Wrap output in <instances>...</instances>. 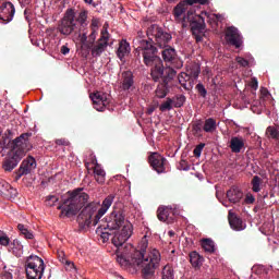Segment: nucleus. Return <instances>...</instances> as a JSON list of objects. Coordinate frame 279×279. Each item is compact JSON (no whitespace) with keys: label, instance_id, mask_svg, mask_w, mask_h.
Listing matches in <instances>:
<instances>
[{"label":"nucleus","instance_id":"1","mask_svg":"<svg viewBox=\"0 0 279 279\" xmlns=\"http://www.w3.org/2000/svg\"><path fill=\"white\" fill-rule=\"evenodd\" d=\"M132 236V223L126 222L122 229H118L113 232L112 244L118 247L116 251L117 260L121 267L128 268L140 267L144 276H153L156 271V267L160 265V251L157 248H148L147 238L144 236L138 245L140 250H136L132 244L123 245Z\"/></svg>","mask_w":279,"mask_h":279},{"label":"nucleus","instance_id":"2","mask_svg":"<svg viewBox=\"0 0 279 279\" xmlns=\"http://www.w3.org/2000/svg\"><path fill=\"white\" fill-rule=\"evenodd\" d=\"M141 51L146 66L151 68L150 75L155 82H158L160 78L163 82H169V80L175 77V70L171 66L165 68L162 65V59L156 56L157 49L151 41L141 39L136 48V53H141Z\"/></svg>","mask_w":279,"mask_h":279},{"label":"nucleus","instance_id":"3","mask_svg":"<svg viewBox=\"0 0 279 279\" xmlns=\"http://www.w3.org/2000/svg\"><path fill=\"white\" fill-rule=\"evenodd\" d=\"M88 11L75 12L73 9H68L61 19L58 29L63 36L75 34V36H78L80 43L86 45L88 35L85 32L88 29Z\"/></svg>","mask_w":279,"mask_h":279},{"label":"nucleus","instance_id":"4","mask_svg":"<svg viewBox=\"0 0 279 279\" xmlns=\"http://www.w3.org/2000/svg\"><path fill=\"white\" fill-rule=\"evenodd\" d=\"M29 133H23L13 141H10L5 149H8V157L4 159L3 169L4 171H14L27 151V143H29Z\"/></svg>","mask_w":279,"mask_h":279},{"label":"nucleus","instance_id":"5","mask_svg":"<svg viewBox=\"0 0 279 279\" xmlns=\"http://www.w3.org/2000/svg\"><path fill=\"white\" fill-rule=\"evenodd\" d=\"M114 202V194L108 195L104 201L102 205L99 208V202H92L84 209L77 217V221L80 223H84L85 226H97L99 223V219L104 217L110 209Z\"/></svg>","mask_w":279,"mask_h":279},{"label":"nucleus","instance_id":"6","mask_svg":"<svg viewBox=\"0 0 279 279\" xmlns=\"http://www.w3.org/2000/svg\"><path fill=\"white\" fill-rule=\"evenodd\" d=\"M189 2H180L175 8H174V19L179 21V23H182L183 27H186L190 23L193 32H204L206 27V22H205V16H209L207 12H202L201 15L195 14L193 10H189ZM187 13L184 15V12Z\"/></svg>","mask_w":279,"mask_h":279},{"label":"nucleus","instance_id":"7","mask_svg":"<svg viewBox=\"0 0 279 279\" xmlns=\"http://www.w3.org/2000/svg\"><path fill=\"white\" fill-rule=\"evenodd\" d=\"M88 194L80 187L72 192H68L66 199H64L63 204L58 207V209L61 210V217H75L80 211V208L88 202Z\"/></svg>","mask_w":279,"mask_h":279},{"label":"nucleus","instance_id":"8","mask_svg":"<svg viewBox=\"0 0 279 279\" xmlns=\"http://www.w3.org/2000/svg\"><path fill=\"white\" fill-rule=\"evenodd\" d=\"M25 271L27 279H43L45 262L36 255H31L25 262Z\"/></svg>","mask_w":279,"mask_h":279},{"label":"nucleus","instance_id":"9","mask_svg":"<svg viewBox=\"0 0 279 279\" xmlns=\"http://www.w3.org/2000/svg\"><path fill=\"white\" fill-rule=\"evenodd\" d=\"M147 36L149 40L155 41L161 49L167 47L169 41H171V34L165 33L162 28L156 24L148 27Z\"/></svg>","mask_w":279,"mask_h":279},{"label":"nucleus","instance_id":"10","mask_svg":"<svg viewBox=\"0 0 279 279\" xmlns=\"http://www.w3.org/2000/svg\"><path fill=\"white\" fill-rule=\"evenodd\" d=\"M110 40V34L108 33V29H105L101 32L100 38L97 40L96 44L89 46L92 57L93 58H99L106 49H108V41Z\"/></svg>","mask_w":279,"mask_h":279},{"label":"nucleus","instance_id":"11","mask_svg":"<svg viewBox=\"0 0 279 279\" xmlns=\"http://www.w3.org/2000/svg\"><path fill=\"white\" fill-rule=\"evenodd\" d=\"M125 223L129 222L125 221V216H123V213L114 210L107 217V227H105V230H122Z\"/></svg>","mask_w":279,"mask_h":279},{"label":"nucleus","instance_id":"12","mask_svg":"<svg viewBox=\"0 0 279 279\" xmlns=\"http://www.w3.org/2000/svg\"><path fill=\"white\" fill-rule=\"evenodd\" d=\"M15 12L16 10L12 2H3L2 5H0V23L8 25V23L12 22V19H14Z\"/></svg>","mask_w":279,"mask_h":279},{"label":"nucleus","instance_id":"13","mask_svg":"<svg viewBox=\"0 0 279 279\" xmlns=\"http://www.w3.org/2000/svg\"><path fill=\"white\" fill-rule=\"evenodd\" d=\"M89 97L94 104L95 110H97L98 112H104L106 110V106L110 104V101L108 100V94L104 92H96L94 94H90Z\"/></svg>","mask_w":279,"mask_h":279},{"label":"nucleus","instance_id":"14","mask_svg":"<svg viewBox=\"0 0 279 279\" xmlns=\"http://www.w3.org/2000/svg\"><path fill=\"white\" fill-rule=\"evenodd\" d=\"M36 169V159L34 157H28L24 159L19 168L17 171H15V178L16 180H21L23 175H28V173H32Z\"/></svg>","mask_w":279,"mask_h":279},{"label":"nucleus","instance_id":"15","mask_svg":"<svg viewBox=\"0 0 279 279\" xmlns=\"http://www.w3.org/2000/svg\"><path fill=\"white\" fill-rule=\"evenodd\" d=\"M226 40L230 45H233L236 49L243 45V37L239 33V29L234 26H231L227 29Z\"/></svg>","mask_w":279,"mask_h":279},{"label":"nucleus","instance_id":"16","mask_svg":"<svg viewBox=\"0 0 279 279\" xmlns=\"http://www.w3.org/2000/svg\"><path fill=\"white\" fill-rule=\"evenodd\" d=\"M150 166L157 173H165V165H167V159L158 153H154L149 157Z\"/></svg>","mask_w":279,"mask_h":279},{"label":"nucleus","instance_id":"17","mask_svg":"<svg viewBox=\"0 0 279 279\" xmlns=\"http://www.w3.org/2000/svg\"><path fill=\"white\" fill-rule=\"evenodd\" d=\"M16 195V189L12 187L5 180L0 179V196L4 197V199H14Z\"/></svg>","mask_w":279,"mask_h":279},{"label":"nucleus","instance_id":"18","mask_svg":"<svg viewBox=\"0 0 279 279\" xmlns=\"http://www.w3.org/2000/svg\"><path fill=\"white\" fill-rule=\"evenodd\" d=\"M228 219H229L230 227L232 228V230H235V232H241L242 230H245V228H247L245 222H243L241 218L236 217V215H234L232 210H229Z\"/></svg>","mask_w":279,"mask_h":279},{"label":"nucleus","instance_id":"19","mask_svg":"<svg viewBox=\"0 0 279 279\" xmlns=\"http://www.w3.org/2000/svg\"><path fill=\"white\" fill-rule=\"evenodd\" d=\"M229 147L233 154H241V150L245 149V138L243 136L231 137Z\"/></svg>","mask_w":279,"mask_h":279},{"label":"nucleus","instance_id":"20","mask_svg":"<svg viewBox=\"0 0 279 279\" xmlns=\"http://www.w3.org/2000/svg\"><path fill=\"white\" fill-rule=\"evenodd\" d=\"M134 86V75L132 72L126 71L122 73V80L120 83L121 90H130Z\"/></svg>","mask_w":279,"mask_h":279},{"label":"nucleus","instance_id":"21","mask_svg":"<svg viewBox=\"0 0 279 279\" xmlns=\"http://www.w3.org/2000/svg\"><path fill=\"white\" fill-rule=\"evenodd\" d=\"M161 56H162L163 62H170V64H173V62L178 60V52L173 47H170V46L163 47V50L161 51Z\"/></svg>","mask_w":279,"mask_h":279},{"label":"nucleus","instance_id":"22","mask_svg":"<svg viewBox=\"0 0 279 279\" xmlns=\"http://www.w3.org/2000/svg\"><path fill=\"white\" fill-rule=\"evenodd\" d=\"M94 165V178L98 184H104L106 182V171L99 163H97V159L93 160Z\"/></svg>","mask_w":279,"mask_h":279},{"label":"nucleus","instance_id":"23","mask_svg":"<svg viewBox=\"0 0 279 279\" xmlns=\"http://www.w3.org/2000/svg\"><path fill=\"white\" fill-rule=\"evenodd\" d=\"M227 197L231 204H239L243 199V192L239 187H231L227 192Z\"/></svg>","mask_w":279,"mask_h":279},{"label":"nucleus","instance_id":"24","mask_svg":"<svg viewBox=\"0 0 279 279\" xmlns=\"http://www.w3.org/2000/svg\"><path fill=\"white\" fill-rule=\"evenodd\" d=\"M132 48L130 47V43L128 40L122 39L119 44V48L117 51V56L120 60H123L125 56H130Z\"/></svg>","mask_w":279,"mask_h":279},{"label":"nucleus","instance_id":"25","mask_svg":"<svg viewBox=\"0 0 279 279\" xmlns=\"http://www.w3.org/2000/svg\"><path fill=\"white\" fill-rule=\"evenodd\" d=\"M171 213L172 211V208L171 207H159L158 210H157V217L159 219V221H167V223H171V220L173 218H171Z\"/></svg>","mask_w":279,"mask_h":279},{"label":"nucleus","instance_id":"26","mask_svg":"<svg viewBox=\"0 0 279 279\" xmlns=\"http://www.w3.org/2000/svg\"><path fill=\"white\" fill-rule=\"evenodd\" d=\"M9 251L17 258H21L23 256V244H21V241L19 240H13L9 246Z\"/></svg>","mask_w":279,"mask_h":279},{"label":"nucleus","instance_id":"27","mask_svg":"<svg viewBox=\"0 0 279 279\" xmlns=\"http://www.w3.org/2000/svg\"><path fill=\"white\" fill-rule=\"evenodd\" d=\"M179 84L184 88V90H191V86H189V80H191V76L189 73L181 72L178 76Z\"/></svg>","mask_w":279,"mask_h":279},{"label":"nucleus","instance_id":"28","mask_svg":"<svg viewBox=\"0 0 279 279\" xmlns=\"http://www.w3.org/2000/svg\"><path fill=\"white\" fill-rule=\"evenodd\" d=\"M203 130L207 133L215 132V130H217V121L213 118L206 119Z\"/></svg>","mask_w":279,"mask_h":279},{"label":"nucleus","instance_id":"29","mask_svg":"<svg viewBox=\"0 0 279 279\" xmlns=\"http://www.w3.org/2000/svg\"><path fill=\"white\" fill-rule=\"evenodd\" d=\"M190 263L193 267H201L202 263H204V258L198 255L197 252H192L190 254Z\"/></svg>","mask_w":279,"mask_h":279},{"label":"nucleus","instance_id":"30","mask_svg":"<svg viewBox=\"0 0 279 279\" xmlns=\"http://www.w3.org/2000/svg\"><path fill=\"white\" fill-rule=\"evenodd\" d=\"M202 247L208 254H213L215 252V242L210 239H204L202 240Z\"/></svg>","mask_w":279,"mask_h":279},{"label":"nucleus","instance_id":"31","mask_svg":"<svg viewBox=\"0 0 279 279\" xmlns=\"http://www.w3.org/2000/svg\"><path fill=\"white\" fill-rule=\"evenodd\" d=\"M187 73L190 77H194V80H197L199 77V73H202V70L198 64H192L187 70Z\"/></svg>","mask_w":279,"mask_h":279},{"label":"nucleus","instance_id":"32","mask_svg":"<svg viewBox=\"0 0 279 279\" xmlns=\"http://www.w3.org/2000/svg\"><path fill=\"white\" fill-rule=\"evenodd\" d=\"M17 229L24 235V239H34V233L25 225H17Z\"/></svg>","mask_w":279,"mask_h":279},{"label":"nucleus","instance_id":"33","mask_svg":"<svg viewBox=\"0 0 279 279\" xmlns=\"http://www.w3.org/2000/svg\"><path fill=\"white\" fill-rule=\"evenodd\" d=\"M263 180L258 177L255 175L252 180V190L254 193H260V184Z\"/></svg>","mask_w":279,"mask_h":279},{"label":"nucleus","instance_id":"34","mask_svg":"<svg viewBox=\"0 0 279 279\" xmlns=\"http://www.w3.org/2000/svg\"><path fill=\"white\" fill-rule=\"evenodd\" d=\"M162 279H174L173 268L169 265L162 269Z\"/></svg>","mask_w":279,"mask_h":279},{"label":"nucleus","instance_id":"35","mask_svg":"<svg viewBox=\"0 0 279 279\" xmlns=\"http://www.w3.org/2000/svg\"><path fill=\"white\" fill-rule=\"evenodd\" d=\"M184 101H186V97L184 95H179L172 99V105L174 108H182V106H184Z\"/></svg>","mask_w":279,"mask_h":279},{"label":"nucleus","instance_id":"36","mask_svg":"<svg viewBox=\"0 0 279 279\" xmlns=\"http://www.w3.org/2000/svg\"><path fill=\"white\" fill-rule=\"evenodd\" d=\"M172 108H174L173 100L168 98L163 104L160 105L159 110H161V112H167V110H172Z\"/></svg>","mask_w":279,"mask_h":279},{"label":"nucleus","instance_id":"37","mask_svg":"<svg viewBox=\"0 0 279 279\" xmlns=\"http://www.w3.org/2000/svg\"><path fill=\"white\" fill-rule=\"evenodd\" d=\"M156 97H158L159 99H165V97H167V87H165V85H158L156 89Z\"/></svg>","mask_w":279,"mask_h":279},{"label":"nucleus","instance_id":"38","mask_svg":"<svg viewBox=\"0 0 279 279\" xmlns=\"http://www.w3.org/2000/svg\"><path fill=\"white\" fill-rule=\"evenodd\" d=\"M96 40H97V29H94L88 36L87 46L90 47V45H95Z\"/></svg>","mask_w":279,"mask_h":279},{"label":"nucleus","instance_id":"39","mask_svg":"<svg viewBox=\"0 0 279 279\" xmlns=\"http://www.w3.org/2000/svg\"><path fill=\"white\" fill-rule=\"evenodd\" d=\"M266 134L271 138H278V129L274 126H268L266 130Z\"/></svg>","mask_w":279,"mask_h":279},{"label":"nucleus","instance_id":"40","mask_svg":"<svg viewBox=\"0 0 279 279\" xmlns=\"http://www.w3.org/2000/svg\"><path fill=\"white\" fill-rule=\"evenodd\" d=\"M59 199L60 198H58V196L52 195L47 198L46 204H47V206H56V204H58Z\"/></svg>","mask_w":279,"mask_h":279},{"label":"nucleus","instance_id":"41","mask_svg":"<svg viewBox=\"0 0 279 279\" xmlns=\"http://www.w3.org/2000/svg\"><path fill=\"white\" fill-rule=\"evenodd\" d=\"M238 64H240V66H250V60L243 58V57H236L235 58Z\"/></svg>","mask_w":279,"mask_h":279},{"label":"nucleus","instance_id":"42","mask_svg":"<svg viewBox=\"0 0 279 279\" xmlns=\"http://www.w3.org/2000/svg\"><path fill=\"white\" fill-rule=\"evenodd\" d=\"M204 147H206V144H199L198 146L195 147L194 156L196 158H199V156H202V151H203Z\"/></svg>","mask_w":279,"mask_h":279},{"label":"nucleus","instance_id":"43","mask_svg":"<svg viewBox=\"0 0 279 279\" xmlns=\"http://www.w3.org/2000/svg\"><path fill=\"white\" fill-rule=\"evenodd\" d=\"M196 89L198 90L199 95H202V97H206L208 92L206 90V87H204V84L198 83L196 85Z\"/></svg>","mask_w":279,"mask_h":279},{"label":"nucleus","instance_id":"44","mask_svg":"<svg viewBox=\"0 0 279 279\" xmlns=\"http://www.w3.org/2000/svg\"><path fill=\"white\" fill-rule=\"evenodd\" d=\"M250 88L252 90H257L258 89V80L256 77H253L251 82L248 83Z\"/></svg>","mask_w":279,"mask_h":279},{"label":"nucleus","instance_id":"45","mask_svg":"<svg viewBox=\"0 0 279 279\" xmlns=\"http://www.w3.org/2000/svg\"><path fill=\"white\" fill-rule=\"evenodd\" d=\"M244 202L245 204H254L256 202V197H254L252 193H247Z\"/></svg>","mask_w":279,"mask_h":279},{"label":"nucleus","instance_id":"46","mask_svg":"<svg viewBox=\"0 0 279 279\" xmlns=\"http://www.w3.org/2000/svg\"><path fill=\"white\" fill-rule=\"evenodd\" d=\"M63 265H64L66 271H72V269H75V264H73V262H71L69 259H65Z\"/></svg>","mask_w":279,"mask_h":279},{"label":"nucleus","instance_id":"47","mask_svg":"<svg viewBox=\"0 0 279 279\" xmlns=\"http://www.w3.org/2000/svg\"><path fill=\"white\" fill-rule=\"evenodd\" d=\"M0 245H10V238L8 236V234L4 233V235L0 238Z\"/></svg>","mask_w":279,"mask_h":279},{"label":"nucleus","instance_id":"48","mask_svg":"<svg viewBox=\"0 0 279 279\" xmlns=\"http://www.w3.org/2000/svg\"><path fill=\"white\" fill-rule=\"evenodd\" d=\"M186 3H189V5H193V3H201V5H206L208 0H186Z\"/></svg>","mask_w":279,"mask_h":279},{"label":"nucleus","instance_id":"49","mask_svg":"<svg viewBox=\"0 0 279 279\" xmlns=\"http://www.w3.org/2000/svg\"><path fill=\"white\" fill-rule=\"evenodd\" d=\"M98 28H99V20L96 17L92 19V31L96 29L97 32Z\"/></svg>","mask_w":279,"mask_h":279},{"label":"nucleus","instance_id":"50","mask_svg":"<svg viewBox=\"0 0 279 279\" xmlns=\"http://www.w3.org/2000/svg\"><path fill=\"white\" fill-rule=\"evenodd\" d=\"M58 258H59L60 263H62V265L68 260L63 251L58 252Z\"/></svg>","mask_w":279,"mask_h":279},{"label":"nucleus","instance_id":"51","mask_svg":"<svg viewBox=\"0 0 279 279\" xmlns=\"http://www.w3.org/2000/svg\"><path fill=\"white\" fill-rule=\"evenodd\" d=\"M100 238L102 239V242L106 243V241H108L110 239V233L108 232H102L100 234Z\"/></svg>","mask_w":279,"mask_h":279},{"label":"nucleus","instance_id":"52","mask_svg":"<svg viewBox=\"0 0 279 279\" xmlns=\"http://www.w3.org/2000/svg\"><path fill=\"white\" fill-rule=\"evenodd\" d=\"M70 51H71V49H69V47H66V46H62V47H61V53H62L63 56L69 54Z\"/></svg>","mask_w":279,"mask_h":279},{"label":"nucleus","instance_id":"53","mask_svg":"<svg viewBox=\"0 0 279 279\" xmlns=\"http://www.w3.org/2000/svg\"><path fill=\"white\" fill-rule=\"evenodd\" d=\"M2 279H13L12 274L11 272H4L2 275Z\"/></svg>","mask_w":279,"mask_h":279},{"label":"nucleus","instance_id":"54","mask_svg":"<svg viewBox=\"0 0 279 279\" xmlns=\"http://www.w3.org/2000/svg\"><path fill=\"white\" fill-rule=\"evenodd\" d=\"M267 93H268V92H267V89H266V88H262V95H264V96H265V95H267Z\"/></svg>","mask_w":279,"mask_h":279},{"label":"nucleus","instance_id":"55","mask_svg":"<svg viewBox=\"0 0 279 279\" xmlns=\"http://www.w3.org/2000/svg\"><path fill=\"white\" fill-rule=\"evenodd\" d=\"M85 3H88V5H90L93 3V0H84Z\"/></svg>","mask_w":279,"mask_h":279},{"label":"nucleus","instance_id":"56","mask_svg":"<svg viewBox=\"0 0 279 279\" xmlns=\"http://www.w3.org/2000/svg\"><path fill=\"white\" fill-rule=\"evenodd\" d=\"M5 234V232L0 230V239Z\"/></svg>","mask_w":279,"mask_h":279},{"label":"nucleus","instance_id":"57","mask_svg":"<svg viewBox=\"0 0 279 279\" xmlns=\"http://www.w3.org/2000/svg\"><path fill=\"white\" fill-rule=\"evenodd\" d=\"M154 112V109H148V114H151Z\"/></svg>","mask_w":279,"mask_h":279},{"label":"nucleus","instance_id":"58","mask_svg":"<svg viewBox=\"0 0 279 279\" xmlns=\"http://www.w3.org/2000/svg\"><path fill=\"white\" fill-rule=\"evenodd\" d=\"M216 19L220 20L221 19V15H217L215 14Z\"/></svg>","mask_w":279,"mask_h":279},{"label":"nucleus","instance_id":"59","mask_svg":"<svg viewBox=\"0 0 279 279\" xmlns=\"http://www.w3.org/2000/svg\"><path fill=\"white\" fill-rule=\"evenodd\" d=\"M57 143H58L59 145H62V140H59Z\"/></svg>","mask_w":279,"mask_h":279},{"label":"nucleus","instance_id":"60","mask_svg":"<svg viewBox=\"0 0 279 279\" xmlns=\"http://www.w3.org/2000/svg\"><path fill=\"white\" fill-rule=\"evenodd\" d=\"M169 235H170V236H173V231H169Z\"/></svg>","mask_w":279,"mask_h":279},{"label":"nucleus","instance_id":"61","mask_svg":"<svg viewBox=\"0 0 279 279\" xmlns=\"http://www.w3.org/2000/svg\"><path fill=\"white\" fill-rule=\"evenodd\" d=\"M183 171H189V167L183 168Z\"/></svg>","mask_w":279,"mask_h":279},{"label":"nucleus","instance_id":"62","mask_svg":"<svg viewBox=\"0 0 279 279\" xmlns=\"http://www.w3.org/2000/svg\"><path fill=\"white\" fill-rule=\"evenodd\" d=\"M169 1V3H173V1H175V0H168Z\"/></svg>","mask_w":279,"mask_h":279},{"label":"nucleus","instance_id":"63","mask_svg":"<svg viewBox=\"0 0 279 279\" xmlns=\"http://www.w3.org/2000/svg\"><path fill=\"white\" fill-rule=\"evenodd\" d=\"M223 204V206H228V205H225V203H222Z\"/></svg>","mask_w":279,"mask_h":279}]
</instances>
